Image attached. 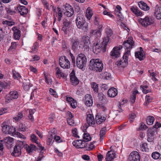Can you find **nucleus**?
I'll return each instance as SVG.
<instances>
[{"instance_id":"f3484780","label":"nucleus","mask_w":161,"mask_h":161,"mask_svg":"<svg viewBox=\"0 0 161 161\" xmlns=\"http://www.w3.org/2000/svg\"><path fill=\"white\" fill-rule=\"evenodd\" d=\"M70 77L71 82L73 85L76 86L79 84V80L75 76L74 70H73L70 74Z\"/></svg>"},{"instance_id":"2eb2a0df","label":"nucleus","mask_w":161,"mask_h":161,"mask_svg":"<svg viewBox=\"0 0 161 161\" xmlns=\"http://www.w3.org/2000/svg\"><path fill=\"white\" fill-rule=\"evenodd\" d=\"M63 24L62 30L64 32L65 34H67V31L69 29L70 25V22L67 19H63Z\"/></svg>"},{"instance_id":"09e8293b","label":"nucleus","mask_w":161,"mask_h":161,"mask_svg":"<svg viewBox=\"0 0 161 161\" xmlns=\"http://www.w3.org/2000/svg\"><path fill=\"white\" fill-rule=\"evenodd\" d=\"M92 87L93 89V91L96 93L98 92V86L97 84L95 82H93L92 84Z\"/></svg>"},{"instance_id":"a211bd4d","label":"nucleus","mask_w":161,"mask_h":161,"mask_svg":"<svg viewBox=\"0 0 161 161\" xmlns=\"http://www.w3.org/2000/svg\"><path fill=\"white\" fill-rule=\"evenodd\" d=\"M3 140L5 143V145L7 146V148H10L11 147V145L14 142V139L13 138L8 136L4 138Z\"/></svg>"},{"instance_id":"6ab92c4d","label":"nucleus","mask_w":161,"mask_h":161,"mask_svg":"<svg viewBox=\"0 0 161 161\" xmlns=\"http://www.w3.org/2000/svg\"><path fill=\"white\" fill-rule=\"evenodd\" d=\"M85 104L88 107L92 106L93 103L92 98L90 94H87L85 97L84 99Z\"/></svg>"},{"instance_id":"5701e85b","label":"nucleus","mask_w":161,"mask_h":161,"mask_svg":"<svg viewBox=\"0 0 161 161\" xmlns=\"http://www.w3.org/2000/svg\"><path fill=\"white\" fill-rule=\"evenodd\" d=\"M56 75L57 77L59 79H60L61 77H63L64 79H66L67 78V75L64 73L62 72L60 68L57 67L55 69Z\"/></svg>"},{"instance_id":"c9c22d12","label":"nucleus","mask_w":161,"mask_h":161,"mask_svg":"<svg viewBox=\"0 0 161 161\" xmlns=\"http://www.w3.org/2000/svg\"><path fill=\"white\" fill-rule=\"evenodd\" d=\"M106 33L107 35V37L103 38V41H106L107 39H108L109 41V37H110L113 34V31L111 29L107 28L106 30Z\"/></svg>"},{"instance_id":"72a5a7b5","label":"nucleus","mask_w":161,"mask_h":161,"mask_svg":"<svg viewBox=\"0 0 161 161\" xmlns=\"http://www.w3.org/2000/svg\"><path fill=\"white\" fill-rule=\"evenodd\" d=\"M32 86V85L30 83L29 80H26L25 82H24L23 83V86L25 91L28 90Z\"/></svg>"},{"instance_id":"f704fd0d","label":"nucleus","mask_w":161,"mask_h":161,"mask_svg":"<svg viewBox=\"0 0 161 161\" xmlns=\"http://www.w3.org/2000/svg\"><path fill=\"white\" fill-rule=\"evenodd\" d=\"M138 93V92L137 90L134 91L132 93V95L130 96V102L131 103H133L135 102L136 98V95Z\"/></svg>"},{"instance_id":"0eeeda50","label":"nucleus","mask_w":161,"mask_h":161,"mask_svg":"<svg viewBox=\"0 0 161 161\" xmlns=\"http://www.w3.org/2000/svg\"><path fill=\"white\" fill-rule=\"evenodd\" d=\"M102 19L98 16H96L95 17L94 20V24L98 26V30H93L92 31V33L93 34H95L96 33L100 34L101 31L102 27V25L101 24Z\"/></svg>"},{"instance_id":"bb28decb","label":"nucleus","mask_w":161,"mask_h":161,"mask_svg":"<svg viewBox=\"0 0 161 161\" xmlns=\"http://www.w3.org/2000/svg\"><path fill=\"white\" fill-rule=\"evenodd\" d=\"M106 119V117L102 116L100 115H97L96 116L95 120L97 124H100L104 122Z\"/></svg>"},{"instance_id":"13d9d810","label":"nucleus","mask_w":161,"mask_h":161,"mask_svg":"<svg viewBox=\"0 0 161 161\" xmlns=\"http://www.w3.org/2000/svg\"><path fill=\"white\" fill-rule=\"evenodd\" d=\"M152 97L149 95H147L146 96V104L152 102Z\"/></svg>"},{"instance_id":"052dcab7","label":"nucleus","mask_w":161,"mask_h":161,"mask_svg":"<svg viewBox=\"0 0 161 161\" xmlns=\"http://www.w3.org/2000/svg\"><path fill=\"white\" fill-rule=\"evenodd\" d=\"M25 126L22 123H20L18 128V130L21 131H25Z\"/></svg>"},{"instance_id":"423d86ee","label":"nucleus","mask_w":161,"mask_h":161,"mask_svg":"<svg viewBox=\"0 0 161 161\" xmlns=\"http://www.w3.org/2000/svg\"><path fill=\"white\" fill-rule=\"evenodd\" d=\"M130 55V50H127L124 53L123 58L120 61H118L115 63V64L118 66L124 67L128 64V56Z\"/></svg>"},{"instance_id":"ea45409f","label":"nucleus","mask_w":161,"mask_h":161,"mask_svg":"<svg viewBox=\"0 0 161 161\" xmlns=\"http://www.w3.org/2000/svg\"><path fill=\"white\" fill-rule=\"evenodd\" d=\"M39 46V43L37 42H35L31 47V49L32 51H30V52L31 53H32L33 52H34V53L36 52L38 50Z\"/></svg>"},{"instance_id":"7ed1b4c3","label":"nucleus","mask_w":161,"mask_h":161,"mask_svg":"<svg viewBox=\"0 0 161 161\" xmlns=\"http://www.w3.org/2000/svg\"><path fill=\"white\" fill-rule=\"evenodd\" d=\"M108 42V39H107L106 41H103L101 43H96V44L94 43L92 47L93 53L97 54L101 50H102L103 52H105L106 51V47Z\"/></svg>"},{"instance_id":"5fc2aeb1","label":"nucleus","mask_w":161,"mask_h":161,"mask_svg":"<svg viewBox=\"0 0 161 161\" xmlns=\"http://www.w3.org/2000/svg\"><path fill=\"white\" fill-rule=\"evenodd\" d=\"M147 127L144 123H142L141 124L140 127L138 128V130H143L146 129Z\"/></svg>"},{"instance_id":"cd10ccee","label":"nucleus","mask_w":161,"mask_h":161,"mask_svg":"<svg viewBox=\"0 0 161 161\" xmlns=\"http://www.w3.org/2000/svg\"><path fill=\"white\" fill-rule=\"evenodd\" d=\"M24 147L26 149L28 153L32 152L34 150H36V147L33 144H31L30 146L27 144H24Z\"/></svg>"},{"instance_id":"3c124183","label":"nucleus","mask_w":161,"mask_h":161,"mask_svg":"<svg viewBox=\"0 0 161 161\" xmlns=\"http://www.w3.org/2000/svg\"><path fill=\"white\" fill-rule=\"evenodd\" d=\"M44 157V156L43 154V152L40 151V153L38 157L36 158L35 161H41L42 159Z\"/></svg>"},{"instance_id":"b1692460","label":"nucleus","mask_w":161,"mask_h":161,"mask_svg":"<svg viewBox=\"0 0 161 161\" xmlns=\"http://www.w3.org/2000/svg\"><path fill=\"white\" fill-rule=\"evenodd\" d=\"M154 15L157 19H161V7H158V5H156L154 12Z\"/></svg>"},{"instance_id":"e2e57ef3","label":"nucleus","mask_w":161,"mask_h":161,"mask_svg":"<svg viewBox=\"0 0 161 161\" xmlns=\"http://www.w3.org/2000/svg\"><path fill=\"white\" fill-rule=\"evenodd\" d=\"M67 122L70 125H73L75 123L74 120L71 118H68L67 119Z\"/></svg>"},{"instance_id":"20e7f679","label":"nucleus","mask_w":161,"mask_h":161,"mask_svg":"<svg viewBox=\"0 0 161 161\" xmlns=\"http://www.w3.org/2000/svg\"><path fill=\"white\" fill-rule=\"evenodd\" d=\"M87 58L86 56L83 53L79 54L76 58V65L79 69H82L86 64Z\"/></svg>"},{"instance_id":"774afa93","label":"nucleus","mask_w":161,"mask_h":161,"mask_svg":"<svg viewBox=\"0 0 161 161\" xmlns=\"http://www.w3.org/2000/svg\"><path fill=\"white\" fill-rule=\"evenodd\" d=\"M16 47V43L15 42H12L11 45L10 46L9 48L8 49V50H12V49H15Z\"/></svg>"},{"instance_id":"a19ab883","label":"nucleus","mask_w":161,"mask_h":161,"mask_svg":"<svg viewBox=\"0 0 161 161\" xmlns=\"http://www.w3.org/2000/svg\"><path fill=\"white\" fill-rule=\"evenodd\" d=\"M10 96L12 99H16L19 96L18 92L16 91H14L10 92Z\"/></svg>"},{"instance_id":"8fccbe9b","label":"nucleus","mask_w":161,"mask_h":161,"mask_svg":"<svg viewBox=\"0 0 161 161\" xmlns=\"http://www.w3.org/2000/svg\"><path fill=\"white\" fill-rule=\"evenodd\" d=\"M13 77L15 79H17L18 80L21 78V76L20 74L16 72L15 71L13 70Z\"/></svg>"},{"instance_id":"473e14b6","label":"nucleus","mask_w":161,"mask_h":161,"mask_svg":"<svg viewBox=\"0 0 161 161\" xmlns=\"http://www.w3.org/2000/svg\"><path fill=\"white\" fill-rule=\"evenodd\" d=\"M71 42L72 43V49L73 50H75L78 47L79 43V41L77 39L72 38L71 39Z\"/></svg>"},{"instance_id":"f257e3e1","label":"nucleus","mask_w":161,"mask_h":161,"mask_svg":"<svg viewBox=\"0 0 161 161\" xmlns=\"http://www.w3.org/2000/svg\"><path fill=\"white\" fill-rule=\"evenodd\" d=\"M103 68V64L101 61L98 58L91 59L89 64V69L94 71L100 72Z\"/></svg>"},{"instance_id":"2f4dec72","label":"nucleus","mask_w":161,"mask_h":161,"mask_svg":"<svg viewBox=\"0 0 161 161\" xmlns=\"http://www.w3.org/2000/svg\"><path fill=\"white\" fill-rule=\"evenodd\" d=\"M93 14L92 10L90 8H87L86 10V16L88 20H90Z\"/></svg>"},{"instance_id":"aec40b11","label":"nucleus","mask_w":161,"mask_h":161,"mask_svg":"<svg viewBox=\"0 0 161 161\" xmlns=\"http://www.w3.org/2000/svg\"><path fill=\"white\" fill-rule=\"evenodd\" d=\"M17 10L23 16H25L28 12V10L25 6H19L17 8Z\"/></svg>"},{"instance_id":"c03bdc74","label":"nucleus","mask_w":161,"mask_h":161,"mask_svg":"<svg viewBox=\"0 0 161 161\" xmlns=\"http://www.w3.org/2000/svg\"><path fill=\"white\" fill-rule=\"evenodd\" d=\"M82 142V140H78L74 141L72 144L76 147L80 148V147L81 146V142Z\"/></svg>"},{"instance_id":"412c9836","label":"nucleus","mask_w":161,"mask_h":161,"mask_svg":"<svg viewBox=\"0 0 161 161\" xmlns=\"http://www.w3.org/2000/svg\"><path fill=\"white\" fill-rule=\"evenodd\" d=\"M116 156L115 152L114 151H109L108 152L105 158L106 161H111Z\"/></svg>"},{"instance_id":"58836bf2","label":"nucleus","mask_w":161,"mask_h":161,"mask_svg":"<svg viewBox=\"0 0 161 161\" xmlns=\"http://www.w3.org/2000/svg\"><path fill=\"white\" fill-rule=\"evenodd\" d=\"M156 128L154 127V125L152 128H149L148 130L147 133L148 135H152V136H155V133H156L157 129H155Z\"/></svg>"},{"instance_id":"6e6d98bb","label":"nucleus","mask_w":161,"mask_h":161,"mask_svg":"<svg viewBox=\"0 0 161 161\" xmlns=\"http://www.w3.org/2000/svg\"><path fill=\"white\" fill-rule=\"evenodd\" d=\"M3 25H6L8 26H12L14 24V22H11L8 20H5L3 22Z\"/></svg>"},{"instance_id":"f8f14e48","label":"nucleus","mask_w":161,"mask_h":161,"mask_svg":"<svg viewBox=\"0 0 161 161\" xmlns=\"http://www.w3.org/2000/svg\"><path fill=\"white\" fill-rule=\"evenodd\" d=\"M64 10L65 15L68 17H71L74 13V11L72 7L69 4H66L64 6Z\"/></svg>"},{"instance_id":"680f3d73","label":"nucleus","mask_w":161,"mask_h":161,"mask_svg":"<svg viewBox=\"0 0 161 161\" xmlns=\"http://www.w3.org/2000/svg\"><path fill=\"white\" fill-rule=\"evenodd\" d=\"M5 9L7 13L8 14H9L11 15H13L15 13V11L11 10L9 8H6Z\"/></svg>"},{"instance_id":"69168bd1","label":"nucleus","mask_w":161,"mask_h":161,"mask_svg":"<svg viewBox=\"0 0 161 161\" xmlns=\"http://www.w3.org/2000/svg\"><path fill=\"white\" fill-rule=\"evenodd\" d=\"M49 92L50 94L52 95H53L54 97H58L57 94L53 89L52 88H50Z\"/></svg>"},{"instance_id":"f03ea898","label":"nucleus","mask_w":161,"mask_h":161,"mask_svg":"<svg viewBox=\"0 0 161 161\" xmlns=\"http://www.w3.org/2000/svg\"><path fill=\"white\" fill-rule=\"evenodd\" d=\"M76 25L78 28L84 31H86L88 29L87 23L84 18L83 15L81 14H79L77 15L75 20Z\"/></svg>"},{"instance_id":"1a4fd4ad","label":"nucleus","mask_w":161,"mask_h":161,"mask_svg":"<svg viewBox=\"0 0 161 161\" xmlns=\"http://www.w3.org/2000/svg\"><path fill=\"white\" fill-rule=\"evenodd\" d=\"M59 64L63 69H69L70 67L69 61L64 56H62L59 58Z\"/></svg>"},{"instance_id":"bf43d9fd","label":"nucleus","mask_w":161,"mask_h":161,"mask_svg":"<svg viewBox=\"0 0 161 161\" xmlns=\"http://www.w3.org/2000/svg\"><path fill=\"white\" fill-rule=\"evenodd\" d=\"M72 133L73 134V135L74 136L77 137L78 138H80L79 136L77 135V131L76 129L75 128L74 129H72Z\"/></svg>"},{"instance_id":"de8ad7c7","label":"nucleus","mask_w":161,"mask_h":161,"mask_svg":"<svg viewBox=\"0 0 161 161\" xmlns=\"http://www.w3.org/2000/svg\"><path fill=\"white\" fill-rule=\"evenodd\" d=\"M83 140L86 142L90 141L91 139V138L89 134L87 133H84L83 136Z\"/></svg>"},{"instance_id":"a878e982","label":"nucleus","mask_w":161,"mask_h":161,"mask_svg":"<svg viewBox=\"0 0 161 161\" xmlns=\"http://www.w3.org/2000/svg\"><path fill=\"white\" fill-rule=\"evenodd\" d=\"M117 94V89L114 88H111L109 89L107 92V94L110 97H115Z\"/></svg>"},{"instance_id":"4c0bfd02","label":"nucleus","mask_w":161,"mask_h":161,"mask_svg":"<svg viewBox=\"0 0 161 161\" xmlns=\"http://www.w3.org/2000/svg\"><path fill=\"white\" fill-rule=\"evenodd\" d=\"M23 117V115L22 112H18L16 116L14 117L13 119L16 121L17 122L19 121Z\"/></svg>"},{"instance_id":"4be33fe9","label":"nucleus","mask_w":161,"mask_h":161,"mask_svg":"<svg viewBox=\"0 0 161 161\" xmlns=\"http://www.w3.org/2000/svg\"><path fill=\"white\" fill-rule=\"evenodd\" d=\"M90 44V37L88 36H83L82 38V41L81 42V45H82L83 47L89 46Z\"/></svg>"},{"instance_id":"9b49d317","label":"nucleus","mask_w":161,"mask_h":161,"mask_svg":"<svg viewBox=\"0 0 161 161\" xmlns=\"http://www.w3.org/2000/svg\"><path fill=\"white\" fill-rule=\"evenodd\" d=\"M134 44V42L133 40L132 37H129L127 40L124 41L123 46L121 47V48L123 47L125 49H130L132 48Z\"/></svg>"},{"instance_id":"79ce46f5","label":"nucleus","mask_w":161,"mask_h":161,"mask_svg":"<svg viewBox=\"0 0 161 161\" xmlns=\"http://www.w3.org/2000/svg\"><path fill=\"white\" fill-rule=\"evenodd\" d=\"M154 121V118L152 116H148L146 119L147 123L149 125H152Z\"/></svg>"},{"instance_id":"c756f323","label":"nucleus","mask_w":161,"mask_h":161,"mask_svg":"<svg viewBox=\"0 0 161 161\" xmlns=\"http://www.w3.org/2000/svg\"><path fill=\"white\" fill-rule=\"evenodd\" d=\"M145 54L142 52H136L135 53V56L138 58L140 61L143 60L145 58Z\"/></svg>"},{"instance_id":"338daca9","label":"nucleus","mask_w":161,"mask_h":161,"mask_svg":"<svg viewBox=\"0 0 161 161\" xmlns=\"http://www.w3.org/2000/svg\"><path fill=\"white\" fill-rule=\"evenodd\" d=\"M31 139L32 142L35 143L36 142H37V138L35 134H33L31 135Z\"/></svg>"},{"instance_id":"4d7b16f0","label":"nucleus","mask_w":161,"mask_h":161,"mask_svg":"<svg viewBox=\"0 0 161 161\" xmlns=\"http://www.w3.org/2000/svg\"><path fill=\"white\" fill-rule=\"evenodd\" d=\"M53 137H54L51 136L48 137V139L47 140V144L48 145H50L52 144L53 142H52V141L53 140Z\"/></svg>"},{"instance_id":"864d4df0","label":"nucleus","mask_w":161,"mask_h":161,"mask_svg":"<svg viewBox=\"0 0 161 161\" xmlns=\"http://www.w3.org/2000/svg\"><path fill=\"white\" fill-rule=\"evenodd\" d=\"M103 74V77H104V79L106 80H108L110 78L111 75L110 74L106 72H104V73H102Z\"/></svg>"},{"instance_id":"4468645a","label":"nucleus","mask_w":161,"mask_h":161,"mask_svg":"<svg viewBox=\"0 0 161 161\" xmlns=\"http://www.w3.org/2000/svg\"><path fill=\"white\" fill-rule=\"evenodd\" d=\"M140 156L137 151H133L130 154L129 160L130 161H140Z\"/></svg>"},{"instance_id":"c85d7f7f","label":"nucleus","mask_w":161,"mask_h":161,"mask_svg":"<svg viewBox=\"0 0 161 161\" xmlns=\"http://www.w3.org/2000/svg\"><path fill=\"white\" fill-rule=\"evenodd\" d=\"M138 5L141 9L144 11H147L149 9V7L143 1L139 2Z\"/></svg>"},{"instance_id":"a18cd8bd","label":"nucleus","mask_w":161,"mask_h":161,"mask_svg":"<svg viewBox=\"0 0 161 161\" xmlns=\"http://www.w3.org/2000/svg\"><path fill=\"white\" fill-rule=\"evenodd\" d=\"M106 131V127H104L100 130V139L102 140L103 139V136L105 135Z\"/></svg>"},{"instance_id":"ddd939ff","label":"nucleus","mask_w":161,"mask_h":161,"mask_svg":"<svg viewBox=\"0 0 161 161\" xmlns=\"http://www.w3.org/2000/svg\"><path fill=\"white\" fill-rule=\"evenodd\" d=\"M86 120L87 124L88 125H85L86 129L89 126H92L93 125H94L95 123V120L92 114H87L86 118Z\"/></svg>"},{"instance_id":"6e6552de","label":"nucleus","mask_w":161,"mask_h":161,"mask_svg":"<svg viewBox=\"0 0 161 161\" xmlns=\"http://www.w3.org/2000/svg\"><path fill=\"white\" fill-rule=\"evenodd\" d=\"M139 21L143 26L145 27L152 24L154 22L153 19L148 16H146L144 18L139 19Z\"/></svg>"},{"instance_id":"dca6fc26","label":"nucleus","mask_w":161,"mask_h":161,"mask_svg":"<svg viewBox=\"0 0 161 161\" xmlns=\"http://www.w3.org/2000/svg\"><path fill=\"white\" fill-rule=\"evenodd\" d=\"M121 48L119 47H114L110 53L111 56L114 58H117L119 57L120 55V51Z\"/></svg>"},{"instance_id":"49530a36","label":"nucleus","mask_w":161,"mask_h":161,"mask_svg":"<svg viewBox=\"0 0 161 161\" xmlns=\"http://www.w3.org/2000/svg\"><path fill=\"white\" fill-rule=\"evenodd\" d=\"M35 110L31 109L29 110V114L28 116L29 119L32 122H33L34 121V119L32 115L35 112Z\"/></svg>"},{"instance_id":"e433bc0d","label":"nucleus","mask_w":161,"mask_h":161,"mask_svg":"<svg viewBox=\"0 0 161 161\" xmlns=\"http://www.w3.org/2000/svg\"><path fill=\"white\" fill-rule=\"evenodd\" d=\"M151 156L154 159H161V154L158 152H153L152 153Z\"/></svg>"},{"instance_id":"603ef678","label":"nucleus","mask_w":161,"mask_h":161,"mask_svg":"<svg viewBox=\"0 0 161 161\" xmlns=\"http://www.w3.org/2000/svg\"><path fill=\"white\" fill-rule=\"evenodd\" d=\"M56 130L54 128L52 129L49 132V133L50 134V136L53 137L56 136Z\"/></svg>"},{"instance_id":"7c9ffc66","label":"nucleus","mask_w":161,"mask_h":161,"mask_svg":"<svg viewBox=\"0 0 161 161\" xmlns=\"http://www.w3.org/2000/svg\"><path fill=\"white\" fill-rule=\"evenodd\" d=\"M131 11L136 16H141L143 13L140 10H138L136 7H132L131 8Z\"/></svg>"},{"instance_id":"393cba45","label":"nucleus","mask_w":161,"mask_h":161,"mask_svg":"<svg viewBox=\"0 0 161 161\" xmlns=\"http://www.w3.org/2000/svg\"><path fill=\"white\" fill-rule=\"evenodd\" d=\"M12 30L14 31V39L16 40H19L20 36V31L16 27H13Z\"/></svg>"},{"instance_id":"37998d69","label":"nucleus","mask_w":161,"mask_h":161,"mask_svg":"<svg viewBox=\"0 0 161 161\" xmlns=\"http://www.w3.org/2000/svg\"><path fill=\"white\" fill-rule=\"evenodd\" d=\"M140 149L143 152H148L149 149L148 148L147 143H142L140 145Z\"/></svg>"},{"instance_id":"39448f33","label":"nucleus","mask_w":161,"mask_h":161,"mask_svg":"<svg viewBox=\"0 0 161 161\" xmlns=\"http://www.w3.org/2000/svg\"><path fill=\"white\" fill-rule=\"evenodd\" d=\"M25 143V142L18 140L14 148L12 155L15 157L20 156L21 154V149L24 147Z\"/></svg>"},{"instance_id":"0e129e2a","label":"nucleus","mask_w":161,"mask_h":161,"mask_svg":"<svg viewBox=\"0 0 161 161\" xmlns=\"http://www.w3.org/2000/svg\"><path fill=\"white\" fill-rule=\"evenodd\" d=\"M55 119V115L53 113H51L49 115V117H48V119L50 122L51 123L53 122L54 119Z\"/></svg>"},{"instance_id":"9d476101","label":"nucleus","mask_w":161,"mask_h":161,"mask_svg":"<svg viewBox=\"0 0 161 161\" xmlns=\"http://www.w3.org/2000/svg\"><path fill=\"white\" fill-rule=\"evenodd\" d=\"M1 126L2 131L5 134H12L15 131V128L5 123L2 124Z\"/></svg>"}]
</instances>
